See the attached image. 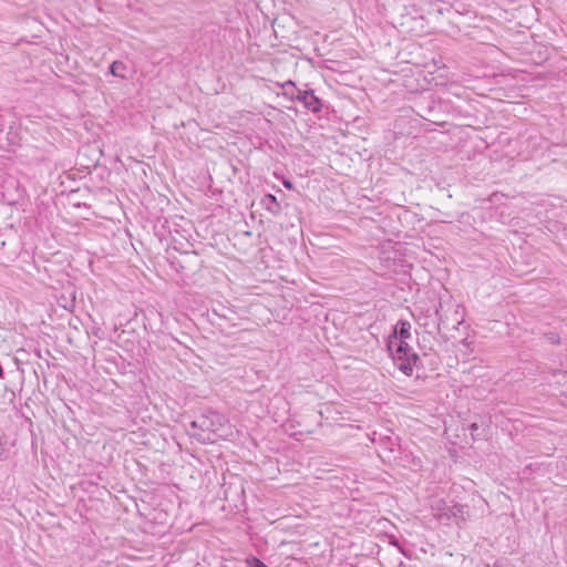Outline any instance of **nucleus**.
<instances>
[{
    "mask_svg": "<svg viewBox=\"0 0 567 567\" xmlns=\"http://www.w3.org/2000/svg\"><path fill=\"white\" fill-rule=\"evenodd\" d=\"M226 426L227 420L224 415L208 411L190 422L188 434L200 443H214L227 435Z\"/></svg>",
    "mask_w": 567,
    "mask_h": 567,
    "instance_id": "f257e3e1",
    "label": "nucleus"
},
{
    "mask_svg": "<svg viewBox=\"0 0 567 567\" xmlns=\"http://www.w3.org/2000/svg\"><path fill=\"white\" fill-rule=\"evenodd\" d=\"M388 348L392 352L398 369L405 375H412L413 368L419 361V355L409 346L406 340H398L395 334L393 339H390Z\"/></svg>",
    "mask_w": 567,
    "mask_h": 567,
    "instance_id": "f03ea898",
    "label": "nucleus"
},
{
    "mask_svg": "<svg viewBox=\"0 0 567 567\" xmlns=\"http://www.w3.org/2000/svg\"><path fill=\"white\" fill-rule=\"evenodd\" d=\"M293 99L302 103L306 109L313 113L321 111L322 103L320 99L315 95L312 90H297V95Z\"/></svg>",
    "mask_w": 567,
    "mask_h": 567,
    "instance_id": "7ed1b4c3",
    "label": "nucleus"
},
{
    "mask_svg": "<svg viewBox=\"0 0 567 567\" xmlns=\"http://www.w3.org/2000/svg\"><path fill=\"white\" fill-rule=\"evenodd\" d=\"M260 204L262 208L268 210L272 215H278L281 212V206L279 202L277 200L276 196L271 194H266L261 200Z\"/></svg>",
    "mask_w": 567,
    "mask_h": 567,
    "instance_id": "20e7f679",
    "label": "nucleus"
},
{
    "mask_svg": "<svg viewBox=\"0 0 567 567\" xmlns=\"http://www.w3.org/2000/svg\"><path fill=\"white\" fill-rule=\"evenodd\" d=\"M466 515H467L466 506L455 504V505L449 507V512L442 513L441 517H445L447 519L454 517V518H460V519L464 520Z\"/></svg>",
    "mask_w": 567,
    "mask_h": 567,
    "instance_id": "39448f33",
    "label": "nucleus"
},
{
    "mask_svg": "<svg viewBox=\"0 0 567 567\" xmlns=\"http://www.w3.org/2000/svg\"><path fill=\"white\" fill-rule=\"evenodd\" d=\"M449 507H451L446 501L440 498V499H435L432 502L431 504V508L434 513L435 516H437L439 518H442L441 517V514L444 513V512H449Z\"/></svg>",
    "mask_w": 567,
    "mask_h": 567,
    "instance_id": "423d86ee",
    "label": "nucleus"
},
{
    "mask_svg": "<svg viewBox=\"0 0 567 567\" xmlns=\"http://www.w3.org/2000/svg\"><path fill=\"white\" fill-rule=\"evenodd\" d=\"M125 70H126V66L123 62L121 61H114L111 65H110V72L114 75V76H118V78H122L124 79L125 78Z\"/></svg>",
    "mask_w": 567,
    "mask_h": 567,
    "instance_id": "0eeeda50",
    "label": "nucleus"
},
{
    "mask_svg": "<svg viewBox=\"0 0 567 567\" xmlns=\"http://www.w3.org/2000/svg\"><path fill=\"white\" fill-rule=\"evenodd\" d=\"M411 324L408 321H400L399 322V337L398 340H408L411 338Z\"/></svg>",
    "mask_w": 567,
    "mask_h": 567,
    "instance_id": "6e6552de",
    "label": "nucleus"
},
{
    "mask_svg": "<svg viewBox=\"0 0 567 567\" xmlns=\"http://www.w3.org/2000/svg\"><path fill=\"white\" fill-rule=\"evenodd\" d=\"M246 567H268V566L266 564H264L261 560H259L258 558H254L252 560L247 561Z\"/></svg>",
    "mask_w": 567,
    "mask_h": 567,
    "instance_id": "1a4fd4ad",
    "label": "nucleus"
},
{
    "mask_svg": "<svg viewBox=\"0 0 567 567\" xmlns=\"http://www.w3.org/2000/svg\"><path fill=\"white\" fill-rule=\"evenodd\" d=\"M558 378L564 382V384H567V371L559 373ZM561 395H567V391H563Z\"/></svg>",
    "mask_w": 567,
    "mask_h": 567,
    "instance_id": "9d476101",
    "label": "nucleus"
},
{
    "mask_svg": "<svg viewBox=\"0 0 567 567\" xmlns=\"http://www.w3.org/2000/svg\"><path fill=\"white\" fill-rule=\"evenodd\" d=\"M289 86L295 87V83H293V82H291V81H288V82H286V83L284 84V87H286V89H287V87H289Z\"/></svg>",
    "mask_w": 567,
    "mask_h": 567,
    "instance_id": "9b49d317",
    "label": "nucleus"
},
{
    "mask_svg": "<svg viewBox=\"0 0 567 567\" xmlns=\"http://www.w3.org/2000/svg\"><path fill=\"white\" fill-rule=\"evenodd\" d=\"M284 185H285V187H287V188H289V189L292 187V185H291V183H290V182H285V183H284Z\"/></svg>",
    "mask_w": 567,
    "mask_h": 567,
    "instance_id": "f8f14e48",
    "label": "nucleus"
},
{
    "mask_svg": "<svg viewBox=\"0 0 567 567\" xmlns=\"http://www.w3.org/2000/svg\"><path fill=\"white\" fill-rule=\"evenodd\" d=\"M471 427H472V430H473V431H476V430H477V425H476L475 423H474V424H472V426H471Z\"/></svg>",
    "mask_w": 567,
    "mask_h": 567,
    "instance_id": "ddd939ff",
    "label": "nucleus"
}]
</instances>
